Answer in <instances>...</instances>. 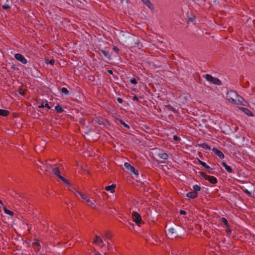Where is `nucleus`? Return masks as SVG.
I'll list each match as a JSON object with an SVG mask.
<instances>
[{"label": "nucleus", "instance_id": "3c124183", "mask_svg": "<svg viewBox=\"0 0 255 255\" xmlns=\"http://www.w3.org/2000/svg\"><path fill=\"white\" fill-rule=\"evenodd\" d=\"M125 128H129V126L126 123H124L123 125Z\"/></svg>", "mask_w": 255, "mask_h": 255}, {"label": "nucleus", "instance_id": "ddd939ff", "mask_svg": "<svg viewBox=\"0 0 255 255\" xmlns=\"http://www.w3.org/2000/svg\"><path fill=\"white\" fill-rule=\"evenodd\" d=\"M103 243V240L102 238L98 236V235L95 236V238L93 240V243L96 244L97 246H101V245Z\"/></svg>", "mask_w": 255, "mask_h": 255}, {"label": "nucleus", "instance_id": "c03bdc74", "mask_svg": "<svg viewBox=\"0 0 255 255\" xmlns=\"http://www.w3.org/2000/svg\"><path fill=\"white\" fill-rule=\"evenodd\" d=\"M173 139L175 141H179L180 140V138L177 135H174L173 136Z\"/></svg>", "mask_w": 255, "mask_h": 255}, {"label": "nucleus", "instance_id": "c85d7f7f", "mask_svg": "<svg viewBox=\"0 0 255 255\" xmlns=\"http://www.w3.org/2000/svg\"><path fill=\"white\" fill-rule=\"evenodd\" d=\"M198 162L200 165H201L202 166L205 167L206 169H211L210 167L208 165H207L205 162L201 161V160L199 159Z\"/></svg>", "mask_w": 255, "mask_h": 255}, {"label": "nucleus", "instance_id": "aec40b11", "mask_svg": "<svg viewBox=\"0 0 255 255\" xmlns=\"http://www.w3.org/2000/svg\"><path fill=\"white\" fill-rule=\"evenodd\" d=\"M59 178H58V181H62L64 184H65L66 185H67V186H71V184L69 183V182L68 181V180L66 179L65 178H64V177H63L61 175H59Z\"/></svg>", "mask_w": 255, "mask_h": 255}, {"label": "nucleus", "instance_id": "393cba45", "mask_svg": "<svg viewBox=\"0 0 255 255\" xmlns=\"http://www.w3.org/2000/svg\"><path fill=\"white\" fill-rule=\"evenodd\" d=\"M9 114V112L6 110L0 109V116L6 117Z\"/></svg>", "mask_w": 255, "mask_h": 255}, {"label": "nucleus", "instance_id": "b1692460", "mask_svg": "<svg viewBox=\"0 0 255 255\" xmlns=\"http://www.w3.org/2000/svg\"><path fill=\"white\" fill-rule=\"evenodd\" d=\"M3 210L5 214L10 216H13L14 213L12 211L8 210L4 205H3Z\"/></svg>", "mask_w": 255, "mask_h": 255}, {"label": "nucleus", "instance_id": "0eeeda50", "mask_svg": "<svg viewBox=\"0 0 255 255\" xmlns=\"http://www.w3.org/2000/svg\"><path fill=\"white\" fill-rule=\"evenodd\" d=\"M95 200L93 198L88 197L85 202L87 205L93 209H96V206L95 204Z\"/></svg>", "mask_w": 255, "mask_h": 255}, {"label": "nucleus", "instance_id": "9b49d317", "mask_svg": "<svg viewBox=\"0 0 255 255\" xmlns=\"http://www.w3.org/2000/svg\"><path fill=\"white\" fill-rule=\"evenodd\" d=\"M32 245L35 250H36L37 251H39L40 250V245L39 241L38 239H35L34 240H33V242Z\"/></svg>", "mask_w": 255, "mask_h": 255}, {"label": "nucleus", "instance_id": "2f4dec72", "mask_svg": "<svg viewBox=\"0 0 255 255\" xmlns=\"http://www.w3.org/2000/svg\"><path fill=\"white\" fill-rule=\"evenodd\" d=\"M61 91L62 93H63L64 95H69L70 94V92L69 91L67 90V89L65 87H63L61 90Z\"/></svg>", "mask_w": 255, "mask_h": 255}, {"label": "nucleus", "instance_id": "49530a36", "mask_svg": "<svg viewBox=\"0 0 255 255\" xmlns=\"http://www.w3.org/2000/svg\"><path fill=\"white\" fill-rule=\"evenodd\" d=\"M49 63L52 65H53L54 63H55V60L54 59H51L49 62Z\"/></svg>", "mask_w": 255, "mask_h": 255}, {"label": "nucleus", "instance_id": "a19ab883", "mask_svg": "<svg viewBox=\"0 0 255 255\" xmlns=\"http://www.w3.org/2000/svg\"><path fill=\"white\" fill-rule=\"evenodd\" d=\"M112 48H113V51L115 52H116L117 54L119 53L120 49L118 47H117L116 46H114Z\"/></svg>", "mask_w": 255, "mask_h": 255}, {"label": "nucleus", "instance_id": "423d86ee", "mask_svg": "<svg viewBox=\"0 0 255 255\" xmlns=\"http://www.w3.org/2000/svg\"><path fill=\"white\" fill-rule=\"evenodd\" d=\"M14 57L17 60L21 62L23 64H25L27 62L26 59L21 54L16 53L14 54Z\"/></svg>", "mask_w": 255, "mask_h": 255}, {"label": "nucleus", "instance_id": "79ce46f5", "mask_svg": "<svg viewBox=\"0 0 255 255\" xmlns=\"http://www.w3.org/2000/svg\"><path fill=\"white\" fill-rule=\"evenodd\" d=\"M71 191L74 193L76 196L77 194H78V192H80L79 191H78L75 188H72V189L71 190Z\"/></svg>", "mask_w": 255, "mask_h": 255}, {"label": "nucleus", "instance_id": "13d9d810", "mask_svg": "<svg viewBox=\"0 0 255 255\" xmlns=\"http://www.w3.org/2000/svg\"><path fill=\"white\" fill-rule=\"evenodd\" d=\"M0 204L1 205H2V206H3V205H4L1 200H0Z\"/></svg>", "mask_w": 255, "mask_h": 255}, {"label": "nucleus", "instance_id": "4468645a", "mask_svg": "<svg viewBox=\"0 0 255 255\" xmlns=\"http://www.w3.org/2000/svg\"><path fill=\"white\" fill-rule=\"evenodd\" d=\"M186 196L189 199H193L198 197V193H195L194 191H191L186 193Z\"/></svg>", "mask_w": 255, "mask_h": 255}, {"label": "nucleus", "instance_id": "c9c22d12", "mask_svg": "<svg viewBox=\"0 0 255 255\" xmlns=\"http://www.w3.org/2000/svg\"><path fill=\"white\" fill-rule=\"evenodd\" d=\"M107 251H111L113 249V245L110 244L109 242H107Z\"/></svg>", "mask_w": 255, "mask_h": 255}, {"label": "nucleus", "instance_id": "2eb2a0df", "mask_svg": "<svg viewBox=\"0 0 255 255\" xmlns=\"http://www.w3.org/2000/svg\"><path fill=\"white\" fill-rule=\"evenodd\" d=\"M221 165H222V166H223L225 168L226 170L228 173H234V171H233V169L232 168V167L231 166L228 165L225 162L223 161L221 163Z\"/></svg>", "mask_w": 255, "mask_h": 255}, {"label": "nucleus", "instance_id": "bf43d9fd", "mask_svg": "<svg viewBox=\"0 0 255 255\" xmlns=\"http://www.w3.org/2000/svg\"><path fill=\"white\" fill-rule=\"evenodd\" d=\"M109 72H110V73H112V71H110Z\"/></svg>", "mask_w": 255, "mask_h": 255}, {"label": "nucleus", "instance_id": "9d476101", "mask_svg": "<svg viewBox=\"0 0 255 255\" xmlns=\"http://www.w3.org/2000/svg\"><path fill=\"white\" fill-rule=\"evenodd\" d=\"M157 156L161 159L166 160L168 158V155L166 152H165L163 150H160L157 153Z\"/></svg>", "mask_w": 255, "mask_h": 255}, {"label": "nucleus", "instance_id": "6e6d98bb", "mask_svg": "<svg viewBox=\"0 0 255 255\" xmlns=\"http://www.w3.org/2000/svg\"><path fill=\"white\" fill-rule=\"evenodd\" d=\"M106 246V244H101V246H99L101 248H104Z\"/></svg>", "mask_w": 255, "mask_h": 255}, {"label": "nucleus", "instance_id": "412c9836", "mask_svg": "<svg viewBox=\"0 0 255 255\" xmlns=\"http://www.w3.org/2000/svg\"><path fill=\"white\" fill-rule=\"evenodd\" d=\"M116 187V184H113L111 185L106 186L105 189L107 191H110L111 193H114Z\"/></svg>", "mask_w": 255, "mask_h": 255}, {"label": "nucleus", "instance_id": "f8f14e48", "mask_svg": "<svg viewBox=\"0 0 255 255\" xmlns=\"http://www.w3.org/2000/svg\"><path fill=\"white\" fill-rule=\"evenodd\" d=\"M246 103V102L244 100V98L238 95V96L236 100V103H235V104L245 106Z\"/></svg>", "mask_w": 255, "mask_h": 255}, {"label": "nucleus", "instance_id": "f257e3e1", "mask_svg": "<svg viewBox=\"0 0 255 255\" xmlns=\"http://www.w3.org/2000/svg\"><path fill=\"white\" fill-rule=\"evenodd\" d=\"M238 96V94L234 90L228 91L226 93V98L231 103L235 104L236 100Z\"/></svg>", "mask_w": 255, "mask_h": 255}, {"label": "nucleus", "instance_id": "a878e982", "mask_svg": "<svg viewBox=\"0 0 255 255\" xmlns=\"http://www.w3.org/2000/svg\"><path fill=\"white\" fill-rule=\"evenodd\" d=\"M199 146L203 149H208V150L211 149V147L206 143H203L200 144H199Z\"/></svg>", "mask_w": 255, "mask_h": 255}, {"label": "nucleus", "instance_id": "f3484780", "mask_svg": "<svg viewBox=\"0 0 255 255\" xmlns=\"http://www.w3.org/2000/svg\"><path fill=\"white\" fill-rule=\"evenodd\" d=\"M168 234L173 238H175L177 236V234L176 233L175 229L173 228H170L168 230Z\"/></svg>", "mask_w": 255, "mask_h": 255}, {"label": "nucleus", "instance_id": "58836bf2", "mask_svg": "<svg viewBox=\"0 0 255 255\" xmlns=\"http://www.w3.org/2000/svg\"><path fill=\"white\" fill-rule=\"evenodd\" d=\"M226 232L227 233V234L228 235H230L232 233V230L230 228V225H229L228 226H226Z\"/></svg>", "mask_w": 255, "mask_h": 255}, {"label": "nucleus", "instance_id": "603ef678", "mask_svg": "<svg viewBox=\"0 0 255 255\" xmlns=\"http://www.w3.org/2000/svg\"><path fill=\"white\" fill-rule=\"evenodd\" d=\"M44 105H44L43 102H42V103L40 105L38 106V108H42L44 107Z\"/></svg>", "mask_w": 255, "mask_h": 255}, {"label": "nucleus", "instance_id": "6ab92c4d", "mask_svg": "<svg viewBox=\"0 0 255 255\" xmlns=\"http://www.w3.org/2000/svg\"><path fill=\"white\" fill-rule=\"evenodd\" d=\"M143 3H144L150 9H154V6L150 1L149 0H141Z\"/></svg>", "mask_w": 255, "mask_h": 255}, {"label": "nucleus", "instance_id": "6e6552de", "mask_svg": "<svg viewBox=\"0 0 255 255\" xmlns=\"http://www.w3.org/2000/svg\"><path fill=\"white\" fill-rule=\"evenodd\" d=\"M99 53L102 54L103 56L108 59L109 60H110L111 59V54L110 53L109 51L107 49V48H105L104 49H100L99 50Z\"/></svg>", "mask_w": 255, "mask_h": 255}, {"label": "nucleus", "instance_id": "473e14b6", "mask_svg": "<svg viewBox=\"0 0 255 255\" xmlns=\"http://www.w3.org/2000/svg\"><path fill=\"white\" fill-rule=\"evenodd\" d=\"M78 194L81 196V197L85 200V201H86V200L88 198L89 196L85 194L82 193V192H78Z\"/></svg>", "mask_w": 255, "mask_h": 255}, {"label": "nucleus", "instance_id": "5fc2aeb1", "mask_svg": "<svg viewBox=\"0 0 255 255\" xmlns=\"http://www.w3.org/2000/svg\"><path fill=\"white\" fill-rule=\"evenodd\" d=\"M94 255H102L101 253H100L99 252L96 251L94 252Z\"/></svg>", "mask_w": 255, "mask_h": 255}, {"label": "nucleus", "instance_id": "c756f323", "mask_svg": "<svg viewBox=\"0 0 255 255\" xmlns=\"http://www.w3.org/2000/svg\"><path fill=\"white\" fill-rule=\"evenodd\" d=\"M193 191H194L195 193H198V192L201 190V188L198 185H194L193 186Z\"/></svg>", "mask_w": 255, "mask_h": 255}, {"label": "nucleus", "instance_id": "f704fd0d", "mask_svg": "<svg viewBox=\"0 0 255 255\" xmlns=\"http://www.w3.org/2000/svg\"><path fill=\"white\" fill-rule=\"evenodd\" d=\"M8 2V0H6V3L2 5V7L3 9H9L10 8V6L7 3Z\"/></svg>", "mask_w": 255, "mask_h": 255}, {"label": "nucleus", "instance_id": "a18cd8bd", "mask_svg": "<svg viewBox=\"0 0 255 255\" xmlns=\"http://www.w3.org/2000/svg\"><path fill=\"white\" fill-rule=\"evenodd\" d=\"M46 104L44 105V107L46 108L47 110H50L51 109L50 106H49L47 101H46Z\"/></svg>", "mask_w": 255, "mask_h": 255}, {"label": "nucleus", "instance_id": "8fccbe9b", "mask_svg": "<svg viewBox=\"0 0 255 255\" xmlns=\"http://www.w3.org/2000/svg\"><path fill=\"white\" fill-rule=\"evenodd\" d=\"M133 101H138V98L137 96H134L133 97Z\"/></svg>", "mask_w": 255, "mask_h": 255}, {"label": "nucleus", "instance_id": "dca6fc26", "mask_svg": "<svg viewBox=\"0 0 255 255\" xmlns=\"http://www.w3.org/2000/svg\"><path fill=\"white\" fill-rule=\"evenodd\" d=\"M112 237V233L110 231H106L102 236L105 241L111 240Z\"/></svg>", "mask_w": 255, "mask_h": 255}, {"label": "nucleus", "instance_id": "f03ea898", "mask_svg": "<svg viewBox=\"0 0 255 255\" xmlns=\"http://www.w3.org/2000/svg\"><path fill=\"white\" fill-rule=\"evenodd\" d=\"M125 167L129 173L133 174L136 177L139 175L138 171L133 166H131L129 163L125 162L124 164Z\"/></svg>", "mask_w": 255, "mask_h": 255}, {"label": "nucleus", "instance_id": "72a5a7b5", "mask_svg": "<svg viewBox=\"0 0 255 255\" xmlns=\"http://www.w3.org/2000/svg\"><path fill=\"white\" fill-rule=\"evenodd\" d=\"M78 194L81 196V197L85 200V201H86V200L88 198L89 196L85 194L82 193V192H78Z\"/></svg>", "mask_w": 255, "mask_h": 255}, {"label": "nucleus", "instance_id": "7c9ffc66", "mask_svg": "<svg viewBox=\"0 0 255 255\" xmlns=\"http://www.w3.org/2000/svg\"><path fill=\"white\" fill-rule=\"evenodd\" d=\"M55 111L58 113H62L64 111L63 108L59 105L56 106L55 107Z\"/></svg>", "mask_w": 255, "mask_h": 255}, {"label": "nucleus", "instance_id": "864d4df0", "mask_svg": "<svg viewBox=\"0 0 255 255\" xmlns=\"http://www.w3.org/2000/svg\"><path fill=\"white\" fill-rule=\"evenodd\" d=\"M117 100H118V102L120 103H122L123 102V100L120 98H118Z\"/></svg>", "mask_w": 255, "mask_h": 255}, {"label": "nucleus", "instance_id": "39448f33", "mask_svg": "<svg viewBox=\"0 0 255 255\" xmlns=\"http://www.w3.org/2000/svg\"><path fill=\"white\" fill-rule=\"evenodd\" d=\"M41 165H38V166L40 168L41 170H43L46 171H49L51 169V165L49 163H47V161L43 162L41 161L40 160L39 161Z\"/></svg>", "mask_w": 255, "mask_h": 255}, {"label": "nucleus", "instance_id": "37998d69", "mask_svg": "<svg viewBox=\"0 0 255 255\" xmlns=\"http://www.w3.org/2000/svg\"><path fill=\"white\" fill-rule=\"evenodd\" d=\"M212 83L213 84H215L216 85H220L221 84V81L219 80V81H217L216 80H214L213 82H212Z\"/></svg>", "mask_w": 255, "mask_h": 255}, {"label": "nucleus", "instance_id": "1a4fd4ad", "mask_svg": "<svg viewBox=\"0 0 255 255\" xmlns=\"http://www.w3.org/2000/svg\"><path fill=\"white\" fill-rule=\"evenodd\" d=\"M212 151L218 156L220 159H223L225 157V155L224 153L221 151L220 150L216 148H213L212 149Z\"/></svg>", "mask_w": 255, "mask_h": 255}, {"label": "nucleus", "instance_id": "ea45409f", "mask_svg": "<svg viewBox=\"0 0 255 255\" xmlns=\"http://www.w3.org/2000/svg\"><path fill=\"white\" fill-rule=\"evenodd\" d=\"M129 82L134 85H136L137 83L136 78H133L130 79Z\"/></svg>", "mask_w": 255, "mask_h": 255}, {"label": "nucleus", "instance_id": "5701e85b", "mask_svg": "<svg viewBox=\"0 0 255 255\" xmlns=\"http://www.w3.org/2000/svg\"><path fill=\"white\" fill-rule=\"evenodd\" d=\"M205 79L208 81L211 82L212 83L214 80H216L217 81H219V80L218 79L214 78L212 76H211V75H209V74H206L205 75Z\"/></svg>", "mask_w": 255, "mask_h": 255}, {"label": "nucleus", "instance_id": "4be33fe9", "mask_svg": "<svg viewBox=\"0 0 255 255\" xmlns=\"http://www.w3.org/2000/svg\"><path fill=\"white\" fill-rule=\"evenodd\" d=\"M52 172L57 177V178H59V175H61L60 174V170L59 167L58 166H55L53 167Z\"/></svg>", "mask_w": 255, "mask_h": 255}, {"label": "nucleus", "instance_id": "4d7b16f0", "mask_svg": "<svg viewBox=\"0 0 255 255\" xmlns=\"http://www.w3.org/2000/svg\"><path fill=\"white\" fill-rule=\"evenodd\" d=\"M119 122L122 125L125 123V122L122 120H120Z\"/></svg>", "mask_w": 255, "mask_h": 255}, {"label": "nucleus", "instance_id": "cd10ccee", "mask_svg": "<svg viewBox=\"0 0 255 255\" xmlns=\"http://www.w3.org/2000/svg\"><path fill=\"white\" fill-rule=\"evenodd\" d=\"M166 107H167V108L169 110H170V111H172V112H173L174 113H175V114H177V113H178V111H177V110H176V109H175V108H174L173 107H172L171 105H167V106H166Z\"/></svg>", "mask_w": 255, "mask_h": 255}, {"label": "nucleus", "instance_id": "4c0bfd02", "mask_svg": "<svg viewBox=\"0 0 255 255\" xmlns=\"http://www.w3.org/2000/svg\"><path fill=\"white\" fill-rule=\"evenodd\" d=\"M18 93H19V95L23 96L25 94V91L22 88H19L18 89Z\"/></svg>", "mask_w": 255, "mask_h": 255}, {"label": "nucleus", "instance_id": "20e7f679", "mask_svg": "<svg viewBox=\"0 0 255 255\" xmlns=\"http://www.w3.org/2000/svg\"><path fill=\"white\" fill-rule=\"evenodd\" d=\"M132 221L136 224L139 225L141 223L142 220L140 215L136 212H133L131 214Z\"/></svg>", "mask_w": 255, "mask_h": 255}, {"label": "nucleus", "instance_id": "7ed1b4c3", "mask_svg": "<svg viewBox=\"0 0 255 255\" xmlns=\"http://www.w3.org/2000/svg\"><path fill=\"white\" fill-rule=\"evenodd\" d=\"M201 175L205 180L209 181L211 184H215L217 183V179L214 176L208 175L205 173H202Z\"/></svg>", "mask_w": 255, "mask_h": 255}, {"label": "nucleus", "instance_id": "de8ad7c7", "mask_svg": "<svg viewBox=\"0 0 255 255\" xmlns=\"http://www.w3.org/2000/svg\"><path fill=\"white\" fill-rule=\"evenodd\" d=\"M243 191H244V192L246 194H248V195H251V193H250V192L248 190H247V189H245V190H244Z\"/></svg>", "mask_w": 255, "mask_h": 255}, {"label": "nucleus", "instance_id": "09e8293b", "mask_svg": "<svg viewBox=\"0 0 255 255\" xmlns=\"http://www.w3.org/2000/svg\"><path fill=\"white\" fill-rule=\"evenodd\" d=\"M179 213L180 215H185L186 212L184 210H180Z\"/></svg>", "mask_w": 255, "mask_h": 255}, {"label": "nucleus", "instance_id": "a211bd4d", "mask_svg": "<svg viewBox=\"0 0 255 255\" xmlns=\"http://www.w3.org/2000/svg\"><path fill=\"white\" fill-rule=\"evenodd\" d=\"M240 109L244 113H245L247 115L249 116H251V117H253L254 115L253 114V113H252V112L246 108H241Z\"/></svg>", "mask_w": 255, "mask_h": 255}, {"label": "nucleus", "instance_id": "e433bc0d", "mask_svg": "<svg viewBox=\"0 0 255 255\" xmlns=\"http://www.w3.org/2000/svg\"><path fill=\"white\" fill-rule=\"evenodd\" d=\"M221 221L224 223L225 226H228L229 224H228V220L226 218L224 217H222L221 218Z\"/></svg>", "mask_w": 255, "mask_h": 255}, {"label": "nucleus", "instance_id": "bb28decb", "mask_svg": "<svg viewBox=\"0 0 255 255\" xmlns=\"http://www.w3.org/2000/svg\"><path fill=\"white\" fill-rule=\"evenodd\" d=\"M166 107H167V108L169 110H170V111H172V112H173L174 113H175V114H177V113H178V111H177V110H176V109H175V108H174L173 107H172L171 105H167V106H166Z\"/></svg>", "mask_w": 255, "mask_h": 255}]
</instances>
